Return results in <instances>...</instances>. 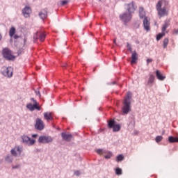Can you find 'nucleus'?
Masks as SVG:
<instances>
[{
	"label": "nucleus",
	"instance_id": "nucleus-1",
	"mask_svg": "<svg viewBox=\"0 0 178 178\" xmlns=\"http://www.w3.org/2000/svg\"><path fill=\"white\" fill-rule=\"evenodd\" d=\"M168 1L160 0L158 1L157 4L156 5V9L159 17H163L169 15V9L168 8Z\"/></svg>",
	"mask_w": 178,
	"mask_h": 178
},
{
	"label": "nucleus",
	"instance_id": "nucleus-2",
	"mask_svg": "<svg viewBox=\"0 0 178 178\" xmlns=\"http://www.w3.org/2000/svg\"><path fill=\"white\" fill-rule=\"evenodd\" d=\"M130 111H131V92H128L124 100L123 112H130Z\"/></svg>",
	"mask_w": 178,
	"mask_h": 178
},
{
	"label": "nucleus",
	"instance_id": "nucleus-3",
	"mask_svg": "<svg viewBox=\"0 0 178 178\" xmlns=\"http://www.w3.org/2000/svg\"><path fill=\"white\" fill-rule=\"evenodd\" d=\"M1 73L5 77H8L10 79L13 76V68L12 67H2L1 69Z\"/></svg>",
	"mask_w": 178,
	"mask_h": 178
},
{
	"label": "nucleus",
	"instance_id": "nucleus-4",
	"mask_svg": "<svg viewBox=\"0 0 178 178\" xmlns=\"http://www.w3.org/2000/svg\"><path fill=\"white\" fill-rule=\"evenodd\" d=\"M3 56L6 60H15V56L12 54V51L8 48H5L2 51Z\"/></svg>",
	"mask_w": 178,
	"mask_h": 178
},
{
	"label": "nucleus",
	"instance_id": "nucleus-5",
	"mask_svg": "<svg viewBox=\"0 0 178 178\" xmlns=\"http://www.w3.org/2000/svg\"><path fill=\"white\" fill-rule=\"evenodd\" d=\"M109 129H113V131H120L122 126L120 124H115V120H110L108 123Z\"/></svg>",
	"mask_w": 178,
	"mask_h": 178
},
{
	"label": "nucleus",
	"instance_id": "nucleus-6",
	"mask_svg": "<svg viewBox=\"0 0 178 178\" xmlns=\"http://www.w3.org/2000/svg\"><path fill=\"white\" fill-rule=\"evenodd\" d=\"M53 141L54 138L49 136H42L38 139V143H41L42 144H49V143H52Z\"/></svg>",
	"mask_w": 178,
	"mask_h": 178
},
{
	"label": "nucleus",
	"instance_id": "nucleus-7",
	"mask_svg": "<svg viewBox=\"0 0 178 178\" xmlns=\"http://www.w3.org/2000/svg\"><path fill=\"white\" fill-rule=\"evenodd\" d=\"M32 100L33 101V104H31V103L28 104L26 105L27 109H29V111H33L35 109H36V111H41V107H40L37 101L34 100V99H32Z\"/></svg>",
	"mask_w": 178,
	"mask_h": 178
},
{
	"label": "nucleus",
	"instance_id": "nucleus-8",
	"mask_svg": "<svg viewBox=\"0 0 178 178\" xmlns=\"http://www.w3.org/2000/svg\"><path fill=\"white\" fill-rule=\"evenodd\" d=\"M35 129L39 131H41L43 129H45V124H44V121H42L40 118H36Z\"/></svg>",
	"mask_w": 178,
	"mask_h": 178
},
{
	"label": "nucleus",
	"instance_id": "nucleus-9",
	"mask_svg": "<svg viewBox=\"0 0 178 178\" xmlns=\"http://www.w3.org/2000/svg\"><path fill=\"white\" fill-rule=\"evenodd\" d=\"M22 139L23 143L26 145H34V144H35V139H31L26 135L22 136Z\"/></svg>",
	"mask_w": 178,
	"mask_h": 178
},
{
	"label": "nucleus",
	"instance_id": "nucleus-10",
	"mask_svg": "<svg viewBox=\"0 0 178 178\" xmlns=\"http://www.w3.org/2000/svg\"><path fill=\"white\" fill-rule=\"evenodd\" d=\"M120 17L124 23H127L131 20V14L130 13H125L120 15Z\"/></svg>",
	"mask_w": 178,
	"mask_h": 178
},
{
	"label": "nucleus",
	"instance_id": "nucleus-11",
	"mask_svg": "<svg viewBox=\"0 0 178 178\" xmlns=\"http://www.w3.org/2000/svg\"><path fill=\"white\" fill-rule=\"evenodd\" d=\"M46 35L44 33L38 32L33 35V39L40 40L41 42L45 40Z\"/></svg>",
	"mask_w": 178,
	"mask_h": 178
},
{
	"label": "nucleus",
	"instance_id": "nucleus-12",
	"mask_svg": "<svg viewBox=\"0 0 178 178\" xmlns=\"http://www.w3.org/2000/svg\"><path fill=\"white\" fill-rule=\"evenodd\" d=\"M10 152H11V155H13V156H17V155H22V148H20L19 146H16L11 149Z\"/></svg>",
	"mask_w": 178,
	"mask_h": 178
},
{
	"label": "nucleus",
	"instance_id": "nucleus-13",
	"mask_svg": "<svg viewBox=\"0 0 178 178\" xmlns=\"http://www.w3.org/2000/svg\"><path fill=\"white\" fill-rule=\"evenodd\" d=\"M149 17H145L143 19V27L146 31H149Z\"/></svg>",
	"mask_w": 178,
	"mask_h": 178
},
{
	"label": "nucleus",
	"instance_id": "nucleus-14",
	"mask_svg": "<svg viewBox=\"0 0 178 178\" xmlns=\"http://www.w3.org/2000/svg\"><path fill=\"white\" fill-rule=\"evenodd\" d=\"M31 13V8L30 7L25 6V8L22 9V15L26 18L30 17Z\"/></svg>",
	"mask_w": 178,
	"mask_h": 178
},
{
	"label": "nucleus",
	"instance_id": "nucleus-15",
	"mask_svg": "<svg viewBox=\"0 0 178 178\" xmlns=\"http://www.w3.org/2000/svg\"><path fill=\"white\" fill-rule=\"evenodd\" d=\"M44 120L47 122H50V120H54V114L50 112H46L43 114Z\"/></svg>",
	"mask_w": 178,
	"mask_h": 178
},
{
	"label": "nucleus",
	"instance_id": "nucleus-16",
	"mask_svg": "<svg viewBox=\"0 0 178 178\" xmlns=\"http://www.w3.org/2000/svg\"><path fill=\"white\" fill-rule=\"evenodd\" d=\"M61 137L64 141H70L73 138V136L72 134H67L65 132H63L61 134Z\"/></svg>",
	"mask_w": 178,
	"mask_h": 178
},
{
	"label": "nucleus",
	"instance_id": "nucleus-17",
	"mask_svg": "<svg viewBox=\"0 0 178 178\" xmlns=\"http://www.w3.org/2000/svg\"><path fill=\"white\" fill-rule=\"evenodd\" d=\"M39 17L42 19V20L47 19L48 17V12H47V10H42L39 13Z\"/></svg>",
	"mask_w": 178,
	"mask_h": 178
},
{
	"label": "nucleus",
	"instance_id": "nucleus-18",
	"mask_svg": "<svg viewBox=\"0 0 178 178\" xmlns=\"http://www.w3.org/2000/svg\"><path fill=\"white\" fill-rule=\"evenodd\" d=\"M127 6L128 13L131 14L134 13V12L136 10V7L134 6V2L133 1L131 3L127 4Z\"/></svg>",
	"mask_w": 178,
	"mask_h": 178
},
{
	"label": "nucleus",
	"instance_id": "nucleus-19",
	"mask_svg": "<svg viewBox=\"0 0 178 178\" xmlns=\"http://www.w3.org/2000/svg\"><path fill=\"white\" fill-rule=\"evenodd\" d=\"M154 80H155V76L151 74L149 77V79L147 80L146 86H147V87H152V86H154Z\"/></svg>",
	"mask_w": 178,
	"mask_h": 178
},
{
	"label": "nucleus",
	"instance_id": "nucleus-20",
	"mask_svg": "<svg viewBox=\"0 0 178 178\" xmlns=\"http://www.w3.org/2000/svg\"><path fill=\"white\" fill-rule=\"evenodd\" d=\"M156 76L158 79V80H160V81H163L165 79H166V76L165 75L162 74L159 70L156 71Z\"/></svg>",
	"mask_w": 178,
	"mask_h": 178
},
{
	"label": "nucleus",
	"instance_id": "nucleus-21",
	"mask_svg": "<svg viewBox=\"0 0 178 178\" xmlns=\"http://www.w3.org/2000/svg\"><path fill=\"white\" fill-rule=\"evenodd\" d=\"M131 63H136L137 62V59H138V56L137 55V52L134 51L131 55Z\"/></svg>",
	"mask_w": 178,
	"mask_h": 178
},
{
	"label": "nucleus",
	"instance_id": "nucleus-22",
	"mask_svg": "<svg viewBox=\"0 0 178 178\" xmlns=\"http://www.w3.org/2000/svg\"><path fill=\"white\" fill-rule=\"evenodd\" d=\"M16 34V29L15 27H11L9 31V36L10 38H13V36Z\"/></svg>",
	"mask_w": 178,
	"mask_h": 178
},
{
	"label": "nucleus",
	"instance_id": "nucleus-23",
	"mask_svg": "<svg viewBox=\"0 0 178 178\" xmlns=\"http://www.w3.org/2000/svg\"><path fill=\"white\" fill-rule=\"evenodd\" d=\"M139 16L140 19L145 17V12H144V8L142 7L139 8Z\"/></svg>",
	"mask_w": 178,
	"mask_h": 178
},
{
	"label": "nucleus",
	"instance_id": "nucleus-24",
	"mask_svg": "<svg viewBox=\"0 0 178 178\" xmlns=\"http://www.w3.org/2000/svg\"><path fill=\"white\" fill-rule=\"evenodd\" d=\"M168 141L169 143H178V137L169 136Z\"/></svg>",
	"mask_w": 178,
	"mask_h": 178
},
{
	"label": "nucleus",
	"instance_id": "nucleus-25",
	"mask_svg": "<svg viewBox=\"0 0 178 178\" xmlns=\"http://www.w3.org/2000/svg\"><path fill=\"white\" fill-rule=\"evenodd\" d=\"M169 27V22H165L164 25L162 27V32L165 33L166 31V29Z\"/></svg>",
	"mask_w": 178,
	"mask_h": 178
},
{
	"label": "nucleus",
	"instance_id": "nucleus-26",
	"mask_svg": "<svg viewBox=\"0 0 178 178\" xmlns=\"http://www.w3.org/2000/svg\"><path fill=\"white\" fill-rule=\"evenodd\" d=\"M112 156V153L111 152H104V157L106 159H110V158Z\"/></svg>",
	"mask_w": 178,
	"mask_h": 178
},
{
	"label": "nucleus",
	"instance_id": "nucleus-27",
	"mask_svg": "<svg viewBox=\"0 0 178 178\" xmlns=\"http://www.w3.org/2000/svg\"><path fill=\"white\" fill-rule=\"evenodd\" d=\"M122 173V170L121 168H118L115 169V175H117L118 176H120Z\"/></svg>",
	"mask_w": 178,
	"mask_h": 178
},
{
	"label": "nucleus",
	"instance_id": "nucleus-28",
	"mask_svg": "<svg viewBox=\"0 0 178 178\" xmlns=\"http://www.w3.org/2000/svg\"><path fill=\"white\" fill-rule=\"evenodd\" d=\"M163 48H166V47H168V44H169V39L165 38L163 42Z\"/></svg>",
	"mask_w": 178,
	"mask_h": 178
},
{
	"label": "nucleus",
	"instance_id": "nucleus-29",
	"mask_svg": "<svg viewBox=\"0 0 178 178\" xmlns=\"http://www.w3.org/2000/svg\"><path fill=\"white\" fill-rule=\"evenodd\" d=\"M124 159V157L122 154H120L117 156V162H121V161H123Z\"/></svg>",
	"mask_w": 178,
	"mask_h": 178
},
{
	"label": "nucleus",
	"instance_id": "nucleus-30",
	"mask_svg": "<svg viewBox=\"0 0 178 178\" xmlns=\"http://www.w3.org/2000/svg\"><path fill=\"white\" fill-rule=\"evenodd\" d=\"M164 35H165L164 32H162L161 33H159L156 36L157 41H159V40H161V38H162V37H163Z\"/></svg>",
	"mask_w": 178,
	"mask_h": 178
},
{
	"label": "nucleus",
	"instance_id": "nucleus-31",
	"mask_svg": "<svg viewBox=\"0 0 178 178\" xmlns=\"http://www.w3.org/2000/svg\"><path fill=\"white\" fill-rule=\"evenodd\" d=\"M6 162L12 163L13 161V158H12L10 156H7L6 157Z\"/></svg>",
	"mask_w": 178,
	"mask_h": 178
},
{
	"label": "nucleus",
	"instance_id": "nucleus-32",
	"mask_svg": "<svg viewBox=\"0 0 178 178\" xmlns=\"http://www.w3.org/2000/svg\"><path fill=\"white\" fill-rule=\"evenodd\" d=\"M163 137L161 136H158L155 138L156 143H161V140H162Z\"/></svg>",
	"mask_w": 178,
	"mask_h": 178
},
{
	"label": "nucleus",
	"instance_id": "nucleus-33",
	"mask_svg": "<svg viewBox=\"0 0 178 178\" xmlns=\"http://www.w3.org/2000/svg\"><path fill=\"white\" fill-rule=\"evenodd\" d=\"M96 152L97 154H99V155H103L104 154H105V151L101 149H98Z\"/></svg>",
	"mask_w": 178,
	"mask_h": 178
},
{
	"label": "nucleus",
	"instance_id": "nucleus-34",
	"mask_svg": "<svg viewBox=\"0 0 178 178\" xmlns=\"http://www.w3.org/2000/svg\"><path fill=\"white\" fill-rule=\"evenodd\" d=\"M127 48L128 49V51H129L130 52H131L132 49H131V44L129 43L127 44Z\"/></svg>",
	"mask_w": 178,
	"mask_h": 178
},
{
	"label": "nucleus",
	"instance_id": "nucleus-35",
	"mask_svg": "<svg viewBox=\"0 0 178 178\" xmlns=\"http://www.w3.org/2000/svg\"><path fill=\"white\" fill-rule=\"evenodd\" d=\"M35 95H37V97H38V98H40L41 93L40 92V90H35Z\"/></svg>",
	"mask_w": 178,
	"mask_h": 178
},
{
	"label": "nucleus",
	"instance_id": "nucleus-36",
	"mask_svg": "<svg viewBox=\"0 0 178 178\" xmlns=\"http://www.w3.org/2000/svg\"><path fill=\"white\" fill-rule=\"evenodd\" d=\"M68 2H69L68 1L64 0V1H61V5L63 6H65V5H67V3H68Z\"/></svg>",
	"mask_w": 178,
	"mask_h": 178
},
{
	"label": "nucleus",
	"instance_id": "nucleus-37",
	"mask_svg": "<svg viewBox=\"0 0 178 178\" xmlns=\"http://www.w3.org/2000/svg\"><path fill=\"white\" fill-rule=\"evenodd\" d=\"M74 175H75V176H80V171L79 170L74 171Z\"/></svg>",
	"mask_w": 178,
	"mask_h": 178
},
{
	"label": "nucleus",
	"instance_id": "nucleus-38",
	"mask_svg": "<svg viewBox=\"0 0 178 178\" xmlns=\"http://www.w3.org/2000/svg\"><path fill=\"white\" fill-rule=\"evenodd\" d=\"M19 168H20V165L19 164L13 166V169H19Z\"/></svg>",
	"mask_w": 178,
	"mask_h": 178
},
{
	"label": "nucleus",
	"instance_id": "nucleus-39",
	"mask_svg": "<svg viewBox=\"0 0 178 178\" xmlns=\"http://www.w3.org/2000/svg\"><path fill=\"white\" fill-rule=\"evenodd\" d=\"M19 36L16 35V33L13 35V38H14L15 40H17V38H19Z\"/></svg>",
	"mask_w": 178,
	"mask_h": 178
},
{
	"label": "nucleus",
	"instance_id": "nucleus-40",
	"mask_svg": "<svg viewBox=\"0 0 178 178\" xmlns=\"http://www.w3.org/2000/svg\"><path fill=\"white\" fill-rule=\"evenodd\" d=\"M173 34H175L176 35H178V29H175L173 31Z\"/></svg>",
	"mask_w": 178,
	"mask_h": 178
},
{
	"label": "nucleus",
	"instance_id": "nucleus-41",
	"mask_svg": "<svg viewBox=\"0 0 178 178\" xmlns=\"http://www.w3.org/2000/svg\"><path fill=\"white\" fill-rule=\"evenodd\" d=\"M151 62H152V59L148 58V59L147 60V65H148L149 63H151Z\"/></svg>",
	"mask_w": 178,
	"mask_h": 178
},
{
	"label": "nucleus",
	"instance_id": "nucleus-42",
	"mask_svg": "<svg viewBox=\"0 0 178 178\" xmlns=\"http://www.w3.org/2000/svg\"><path fill=\"white\" fill-rule=\"evenodd\" d=\"M32 137H33V138H36V137H38V134H33V135H32Z\"/></svg>",
	"mask_w": 178,
	"mask_h": 178
},
{
	"label": "nucleus",
	"instance_id": "nucleus-43",
	"mask_svg": "<svg viewBox=\"0 0 178 178\" xmlns=\"http://www.w3.org/2000/svg\"><path fill=\"white\" fill-rule=\"evenodd\" d=\"M113 84H116V82H115V81H114V82H113Z\"/></svg>",
	"mask_w": 178,
	"mask_h": 178
},
{
	"label": "nucleus",
	"instance_id": "nucleus-44",
	"mask_svg": "<svg viewBox=\"0 0 178 178\" xmlns=\"http://www.w3.org/2000/svg\"><path fill=\"white\" fill-rule=\"evenodd\" d=\"M124 113L125 115H127V112H124Z\"/></svg>",
	"mask_w": 178,
	"mask_h": 178
},
{
	"label": "nucleus",
	"instance_id": "nucleus-45",
	"mask_svg": "<svg viewBox=\"0 0 178 178\" xmlns=\"http://www.w3.org/2000/svg\"><path fill=\"white\" fill-rule=\"evenodd\" d=\"M114 42H116V40H114Z\"/></svg>",
	"mask_w": 178,
	"mask_h": 178
}]
</instances>
